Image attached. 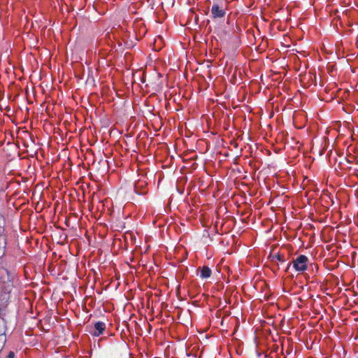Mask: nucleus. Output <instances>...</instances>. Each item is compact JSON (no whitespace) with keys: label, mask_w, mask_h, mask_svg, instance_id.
<instances>
[{"label":"nucleus","mask_w":358,"mask_h":358,"mask_svg":"<svg viewBox=\"0 0 358 358\" xmlns=\"http://www.w3.org/2000/svg\"><path fill=\"white\" fill-rule=\"evenodd\" d=\"M211 273V269L208 266H203V267L201 268L200 276L201 278H208L210 277Z\"/></svg>","instance_id":"20e7f679"},{"label":"nucleus","mask_w":358,"mask_h":358,"mask_svg":"<svg viewBox=\"0 0 358 358\" xmlns=\"http://www.w3.org/2000/svg\"><path fill=\"white\" fill-rule=\"evenodd\" d=\"M271 261L273 262H285L284 257L279 253L274 254V255H271Z\"/></svg>","instance_id":"39448f33"},{"label":"nucleus","mask_w":358,"mask_h":358,"mask_svg":"<svg viewBox=\"0 0 358 358\" xmlns=\"http://www.w3.org/2000/svg\"><path fill=\"white\" fill-rule=\"evenodd\" d=\"M94 330L91 331V334L94 336H99L103 334L104 330L106 329V324L103 322L99 321L94 324Z\"/></svg>","instance_id":"7ed1b4c3"},{"label":"nucleus","mask_w":358,"mask_h":358,"mask_svg":"<svg viewBox=\"0 0 358 358\" xmlns=\"http://www.w3.org/2000/svg\"><path fill=\"white\" fill-rule=\"evenodd\" d=\"M6 358H15V353L10 352Z\"/></svg>","instance_id":"0eeeda50"},{"label":"nucleus","mask_w":358,"mask_h":358,"mask_svg":"<svg viewBox=\"0 0 358 358\" xmlns=\"http://www.w3.org/2000/svg\"><path fill=\"white\" fill-rule=\"evenodd\" d=\"M226 15V9L223 6L214 3L211 8V16L213 19L223 18Z\"/></svg>","instance_id":"f03ea898"},{"label":"nucleus","mask_w":358,"mask_h":358,"mask_svg":"<svg viewBox=\"0 0 358 358\" xmlns=\"http://www.w3.org/2000/svg\"><path fill=\"white\" fill-rule=\"evenodd\" d=\"M0 273H1L2 275H7V276L8 275V271H7L6 269H4V268H3V269L0 270Z\"/></svg>","instance_id":"423d86ee"},{"label":"nucleus","mask_w":358,"mask_h":358,"mask_svg":"<svg viewBox=\"0 0 358 358\" xmlns=\"http://www.w3.org/2000/svg\"><path fill=\"white\" fill-rule=\"evenodd\" d=\"M126 358H128V357H126Z\"/></svg>","instance_id":"6e6552de"},{"label":"nucleus","mask_w":358,"mask_h":358,"mask_svg":"<svg viewBox=\"0 0 358 358\" xmlns=\"http://www.w3.org/2000/svg\"><path fill=\"white\" fill-rule=\"evenodd\" d=\"M309 263L308 258L304 255H300L296 259H294L291 263H289L286 268V271H288L291 264L296 271L303 272L308 268V264Z\"/></svg>","instance_id":"f257e3e1"}]
</instances>
